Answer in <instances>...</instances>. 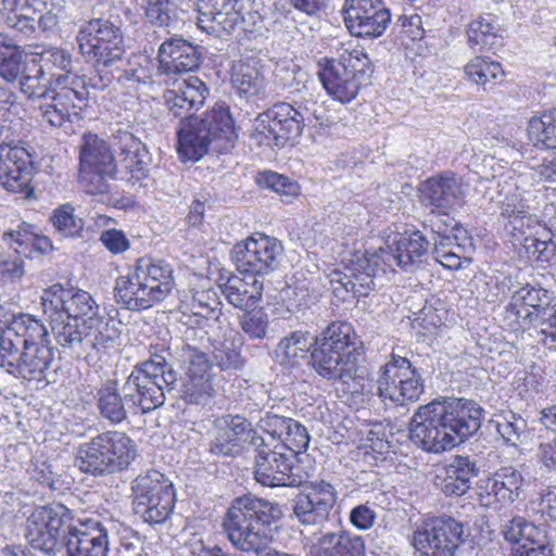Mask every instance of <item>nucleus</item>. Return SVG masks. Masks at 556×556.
I'll list each match as a JSON object with an SVG mask.
<instances>
[{
    "label": "nucleus",
    "mask_w": 556,
    "mask_h": 556,
    "mask_svg": "<svg viewBox=\"0 0 556 556\" xmlns=\"http://www.w3.org/2000/svg\"><path fill=\"white\" fill-rule=\"evenodd\" d=\"M113 531L118 535L119 547L117 552L119 556H142L143 541L137 531L118 521L113 527Z\"/></svg>",
    "instance_id": "obj_53"
},
{
    "label": "nucleus",
    "mask_w": 556,
    "mask_h": 556,
    "mask_svg": "<svg viewBox=\"0 0 556 556\" xmlns=\"http://www.w3.org/2000/svg\"><path fill=\"white\" fill-rule=\"evenodd\" d=\"M464 541L463 522L452 517H437L414 531V556H456Z\"/></svg>",
    "instance_id": "obj_19"
},
{
    "label": "nucleus",
    "mask_w": 556,
    "mask_h": 556,
    "mask_svg": "<svg viewBox=\"0 0 556 556\" xmlns=\"http://www.w3.org/2000/svg\"><path fill=\"white\" fill-rule=\"evenodd\" d=\"M526 248L529 254L540 262H548L555 253V244L552 238H527Z\"/></svg>",
    "instance_id": "obj_63"
},
{
    "label": "nucleus",
    "mask_w": 556,
    "mask_h": 556,
    "mask_svg": "<svg viewBox=\"0 0 556 556\" xmlns=\"http://www.w3.org/2000/svg\"><path fill=\"white\" fill-rule=\"evenodd\" d=\"M535 323L541 326L544 343H556V303L541 311Z\"/></svg>",
    "instance_id": "obj_64"
},
{
    "label": "nucleus",
    "mask_w": 556,
    "mask_h": 556,
    "mask_svg": "<svg viewBox=\"0 0 556 556\" xmlns=\"http://www.w3.org/2000/svg\"><path fill=\"white\" fill-rule=\"evenodd\" d=\"M74 523L72 510L66 506H40L27 518L25 538L33 548L55 555L63 549Z\"/></svg>",
    "instance_id": "obj_14"
},
{
    "label": "nucleus",
    "mask_w": 556,
    "mask_h": 556,
    "mask_svg": "<svg viewBox=\"0 0 556 556\" xmlns=\"http://www.w3.org/2000/svg\"><path fill=\"white\" fill-rule=\"evenodd\" d=\"M329 127L332 122L316 109L302 104L294 108L280 102L261 113L254 123L251 139L258 146L282 147L300 137L305 124Z\"/></svg>",
    "instance_id": "obj_10"
},
{
    "label": "nucleus",
    "mask_w": 556,
    "mask_h": 556,
    "mask_svg": "<svg viewBox=\"0 0 556 556\" xmlns=\"http://www.w3.org/2000/svg\"><path fill=\"white\" fill-rule=\"evenodd\" d=\"M392 268L391 263L386 262V256L379 252L358 258L346 271L333 270L329 275V283L333 294L346 301L349 295L366 296L376 289L377 281Z\"/></svg>",
    "instance_id": "obj_17"
},
{
    "label": "nucleus",
    "mask_w": 556,
    "mask_h": 556,
    "mask_svg": "<svg viewBox=\"0 0 556 556\" xmlns=\"http://www.w3.org/2000/svg\"><path fill=\"white\" fill-rule=\"evenodd\" d=\"M45 76L43 66L31 60L17 79L22 93L28 99L41 100L39 110L43 121L53 127H63L80 119L89 94L84 77L53 75L46 85Z\"/></svg>",
    "instance_id": "obj_5"
},
{
    "label": "nucleus",
    "mask_w": 556,
    "mask_h": 556,
    "mask_svg": "<svg viewBox=\"0 0 556 556\" xmlns=\"http://www.w3.org/2000/svg\"><path fill=\"white\" fill-rule=\"evenodd\" d=\"M260 187L270 189L285 197H296L300 194V185L287 176L275 172H262L256 176Z\"/></svg>",
    "instance_id": "obj_51"
},
{
    "label": "nucleus",
    "mask_w": 556,
    "mask_h": 556,
    "mask_svg": "<svg viewBox=\"0 0 556 556\" xmlns=\"http://www.w3.org/2000/svg\"><path fill=\"white\" fill-rule=\"evenodd\" d=\"M102 432L89 441L80 443L76 448L75 465L80 471L94 477L111 475L106 450H104Z\"/></svg>",
    "instance_id": "obj_40"
},
{
    "label": "nucleus",
    "mask_w": 556,
    "mask_h": 556,
    "mask_svg": "<svg viewBox=\"0 0 556 556\" xmlns=\"http://www.w3.org/2000/svg\"><path fill=\"white\" fill-rule=\"evenodd\" d=\"M159 70L163 74H181L194 71L201 63V53L189 41L174 37L164 41L157 53Z\"/></svg>",
    "instance_id": "obj_34"
},
{
    "label": "nucleus",
    "mask_w": 556,
    "mask_h": 556,
    "mask_svg": "<svg viewBox=\"0 0 556 556\" xmlns=\"http://www.w3.org/2000/svg\"><path fill=\"white\" fill-rule=\"evenodd\" d=\"M239 0H198V26L207 34L222 36L233 31Z\"/></svg>",
    "instance_id": "obj_35"
},
{
    "label": "nucleus",
    "mask_w": 556,
    "mask_h": 556,
    "mask_svg": "<svg viewBox=\"0 0 556 556\" xmlns=\"http://www.w3.org/2000/svg\"><path fill=\"white\" fill-rule=\"evenodd\" d=\"M253 434L257 433L247 418L240 415L220 416L213 421L208 451L216 456L235 457Z\"/></svg>",
    "instance_id": "obj_24"
},
{
    "label": "nucleus",
    "mask_w": 556,
    "mask_h": 556,
    "mask_svg": "<svg viewBox=\"0 0 556 556\" xmlns=\"http://www.w3.org/2000/svg\"><path fill=\"white\" fill-rule=\"evenodd\" d=\"M236 13L238 17L233 30L241 28L243 31L254 33L263 27V16L251 0H239Z\"/></svg>",
    "instance_id": "obj_52"
},
{
    "label": "nucleus",
    "mask_w": 556,
    "mask_h": 556,
    "mask_svg": "<svg viewBox=\"0 0 556 556\" xmlns=\"http://www.w3.org/2000/svg\"><path fill=\"white\" fill-rule=\"evenodd\" d=\"M29 62L24 60L23 49L5 33H0V76L16 81Z\"/></svg>",
    "instance_id": "obj_42"
},
{
    "label": "nucleus",
    "mask_w": 556,
    "mask_h": 556,
    "mask_svg": "<svg viewBox=\"0 0 556 556\" xmlns=\"http://www.w3.org/2000/svg\"><path fill=\"white\" fill-rule=\"evenodd\" d=\"M363 353V342L352 325L333 321L316 336L311 364L324 379L349 384L361 378L357 364Z\"/></svg>",
    "instance_id": "obj_7"
},
{
    "label": "nucleus",
    "mask_w": 556,
    "mask_h": 556,
    "mask_svg": "<svg viewBox=\"0 0 556 556\" xmlns=\"http://www.w3.org/2000/svg\"><path fill=\"white\" fill-rule=\"evenodd\" d=\"M116 172L117 164L111 144L96 134H85L79 146L81 189L88 194L106 198L109 180L116 178Z\"/></svg>",
    "instance_id": "obj_13"
},
{
    "label": "nucleus",
    "mask_w": 556,
    "mask_h": 556,
    "mask_svg": "<svg viewBox=\"0 0 556 556\" xmlns=\"http://www.w3.org/2000/svg\"><path fill=\"white\" fill-rule=\"evenodd\" d=\"M144 13L147 20L156 26L167 25L169 22L168 0H144Z\"/></svg>",
    "instance_id": "obj_60"
},
{
    "label": "nucleus",
    "mask_w": 556,
    "mask_h": 556,
    "mask_svg": "<svg viewBox=\"0 0 556 556\" xmlns=\"http://www.w3.org/2000/svg\"><path fill=\"white\" fill-rule=\"evenodd\" d=\"M46 65H51L55 68L64 71L65 74L72 73V55L68 51L61 48H49L41 54Z\"/></svg>",
    "instance_id": "obj_62"
},
{
    "label": "nucleus",
    "mask_w": 556,
    "mask_h": 556,
    "mask_svg": "<svg viewBox=\"0 0 556 556\" xmlns=\"http://www.w3.org/2000/svg\"><path fill=\"white\" fill-rule=\"evenodd\" d=\"M527 131L529 141L534 147L556 149V108L533 116Z\"/></svg>",
    "instance_id": "obj_45"
},
{
    "label": "nucleus",
    "mask_w": 556,
    "mask_h": 556,
    "mask_svg": "<svg viewBox=\"0 0 556 556\" xmlns=\"http://www.w3.org/2000/svg\"><path fill=\"white\" fill-rule=\"evenodd\" d=\"M338 491L326 480L311 481L292 500V515L301 525L319 526L329 519Z\"/></svg>",
    "instance_id": "obj_21"
},
{
    "label": "nucleus",
    "mask_w": 556,
    "mask_h": 556,
    "mask_svg": "<svg viewBox=\"0 0 556 556\" xmlns=\"http://www.w3.org/2000/svg\"><path fill=\"white\" fill-rule=\"evenodd\" d=\"M113 139L118 150L116 177L132 185L147 178L151 165L147 147L127 130L118 129Z\"/></svg>",
    "instance_id": "obj_25"
},
{
    "label": "nucleus",
    "mask_w": 556,
    "mask_h": 556,
    "mask_svg": "<svg viewBox=\"0 0 556 556\" xmlns=\"http://www.w3.org/2000/svg\"><path fill=\"white\" fill-rule=\"evenodd\" d=\"M185 379L181 386L182 397L190 404H202L214 393L211 381L212 366L205 353L189 344L182 349Z\"/></svg>",
    "instance_id": "obj_26"
},
{
    "label": "nucleus",
    "mask_w": 556,
    "mask_h": 556,
    "mask_svg": "<svg viewBox=\"0 0 556 556\" xmlns=\"http://www.w3.org/2000/svg\"><path fill=\"white\" fill-rule=\"evenodd\" d=\"M286 432L282 441L276 445H283L287 451L294 454V457L308 447L309 435L306 428L299 421L291 418Z\"/></svg>",
    "instance_id": "obj_54"
},
{
    "label": "nucleus",
    "mask_w": 556,
    "mask_h": 556,
    "mask_svg": "<svg viewBox=\"0 0 556 556\" xmlns=\"http://www.w3.org/2000/svg\"><path fill=\"white\" fill-rule=\"evenodd\" d=\"M282 517L279 504L267 500L243 496L233 501L223 520V528L232 546L256 556H300L267 549L269 527Z\"/></svg>",
    "instance_id": "obj_6"
},
{
    "label": "nucleus",
    "mask_w": 556,
    "mask_h": 556,
    "mask_svg": "<svg viewBox=\"0 0 556 556\" xmlns=\"http://www.w3.org/2000/svg\"><path fill=\"white\" fill-rule=\"evenodd\" d=\"M76 42L81 56L97 71L122 63L125 54L121 27L102 17L84 22L77 31Z\"/></svg>",
    "instance_id": "obj_12"
},
{
    "label": "nucleus",
    "mask_w": 556,
    "mask_h": 556,
    "mask_svg": "<svg viewBox=\"0 0 556 556\" xmlns=\"http://www.w3.org/2000/svg\"><path fill=\"white\" fill-rule=\"evenodd\" d=\"M379 251L386 256L387 263L392 266L396 264L403 270L413 273L421 266L429 251V241L420 230H405L394 238L390 251Z\"/></svg>",
    "instance_id": "obj_29"
},
{
    "label": "nucleus",
    "mask_w": 556,
    "mask_h": 556,
    "mask_svg": "<svg viewBox=\"0 0 556 556\" xmlns=\"http://www.w3.org/2000/svg\"><path fill=\"white\" fill-rule=\"evenodd\" d=\"M522 485L523 478L515 467H501L479 486L480 503L484 506L513 503L519 497Z\"/></svg>",
    "instance_id": "obj_32"
},
{
    "label": "nucleus",
    "mask_w": 556,
    "mask_h": 556,
    "mask_svg": "<svg viewBox=\"0 0 556 556\" xmlns=\"http://www.w3.org/2000/svg\"><path fill=\"white\" fill-rule=\"evenodd\" d=\"M316 337H312L307 331H293L282 338L277 345L276 353L281 357V363L286 366H296L300 361L306 358L307 353L315 346Z\"/></svg>",
    "instance_id": "obj_43"
},
{
    "label": "nucleus",
    "mask_w": 556,
    "mask_h": 556,
    "mask_svg": "<svg viewBox=\"0 0 556 556\" xmlns=\"http://www.w3.org/2000/svg\"><path fill=\"white\" fill-rule=\"evenodd\" d=\"M522 213L523 211H506L498 218L505 230L513 237L525 233V227H529L530 219Z\"/></svg>",
    "instance_id": "obj_61"
},
{
    "label": "nucleus",
    "mask_w": 556,
    "mask_h": 556,
    "mask_svg": "<svg viewBox=\"0 0 556 556\" xmlns=\"http://www.w3.org/2000/svg\"><path fill=\"white\" fill-rule=\"evenodd\" d=\"M178 374L163 354H153L136 364L119 388L117 380H106L97 390L96 407L101 419L111 426L127 421L129 416L147 414L165 402Z\"/></svg>",
    "instance_id": "obj_2"
},
{
    "label": "nucleus",
    "mask_w": 556,
    "mask_h": 556,
    "mask_svg": "<svg viewBox=\"0 0 556 556\" xmlns=\"http://www.w3.org/2000/svg\"><path fill=\"white\" fill-rule=\"evenodd\" d=\"M116 526L115 520L101 521L98 518L77 520L67 534L64 547L67 556H108L109 532Z\"/></svg>",
    "instance_id": "obj_23"
},
{
    "label": "nucleus",
    "mask_w": 556,
    "mask_h": 556,
    "mask_svg": "<svg viewBox=\"0 0 556 556\" xmlns=\"http://www.w3.org/2000/svg\"><path fill=\"white\" fill-rule=\"evenodd\" d=\"M536 457L542 473L556 477V437L539 445Z\"/></svg>",
    "instance_id": "obj_58"
},
{
    "label": "nucleus",
    "mask_w": 556,
    "mask_h": 556,
    "mask_svg": "<svg viewBox=\"0 0 556 556\" xmlns=\"http://www.w3.org/2000/svg\"><path fill=\"white\" fill-rule=\"evenodd\" d=\"M104 450L111 473L125 470L137 455L136 443L125 432L109 430L102 432Z\"/></svg>",
    "instance_id": "obj_39"
},
{
    "label": "nucleus",
    "mask_w": 556,
    "mask_h": 556,
    "mask_svg": "<svg viewBox=\"0 0 556 556\" xmlns=\"http://www.w3.org/2000/svg\"><path fill=\"white\" fill-rule=\"evenodd\" d=\"M421 374L403 356L392 353L380 367L377 378V394L382 401L395 405L415 402L424 393Z\"/></svg>",
    "instance_id": "obj_16"
},
{
    "label": "nucleus",
    "mask_w": 556,
    "mask_h": 556,
    "mask_svg": "<svg viewBox=\"0 0 556 556\" xmlns=\"http://www.w3.org/2000/svg\"><path fill=\"white\" fill-rule=\"evenodd\" d=\"M263 280L251 274L231 275L222 286L228 303L240 309H249L262 299Z\"/></svg>",
    "instance_id": "obj_37"
},
{
    "label": "nucleus",
    "mask_w": 556,
    "mask_h": 556,
    "mask_svg": "<svg viewBox=\"0 0 556 556\" xmlns=\"http://www.w3.org/2000/svg\"><path fill=\"white\" fill-rule=\"evenodd\" d=\"M53 363L54 349L40 319L18 314L0 327V369L4 372L27 381H42Z\"/></svg>",
    "instance_id": "obj_4"
},
{
    "label": "nucleus",
    "mask_w": 556,
    "mask_h": 556,
    "mask_svg": "<svg viewBox=\"0 0 556 556\" xmlns=\"http://www.w3.org/2000/svg\"><path fill=\"white\" fill-rule=\"evenodd\" d=\"M33 156L21 146L0 144V184L8 191H26L33 173Z\"/></svg>",
    "instance_id": "obj_28"
},
{
    "label": "nucleus",
    "mask_w": 556,
    "mask_h": 556,
    "mask_svg": "<svg viewBox=\"0 0 556 556\" xmlns=\"http://www.w3.org/2000/svg\"><path fill=\"white\" fill-rule=\"evenodd\" d=\"M283 255V247L275 237L254 232L244 241L238 242L231 258L241 274L260 278L276 270Z\"/></svg>",
    "instance_id": "obj_20"
},
{
    "label": "nucleus",
    "mask_w": 556,
    "mask_h": 556,
    "mask_svg": "<svg viewBox=\"0 0 556 556\" xmlns=\"http://www.w3.org/2000/svg\"><path fill=\"white\" fill-rule=\"evenodd\" d=\"M177 152L184 161H199L208 152L227 151L238 139L235 122L226 103H216L202 116L180 119Z\"/></svg>",
    "instance_id": "obj_8"
},
{
    "label": "nucleus",
    "mask_w": 556,
    "mask_h": 556,
    "mask_svg": "<svg viewBox=\"0 0 556 556\" xmlns=\"http://www.w3.org/2000/svg\"><path fill=\"white\" fill-rule=\"evenodd\" d=\"M464 71L468 79L477 85H485L504 76L501 63L485 56H475L465 65Z\"/></svg>",
    "instance_id": "obj_49"
},
{
    "label": "nucleus",
    "mask_w": 556,
    "mask_h": 556,
    "mask_svg": "<svg viewBox=\"0 0 556 556\" xmlns=\"http://www.w3.org/2000/svg\"><path fill=\"white\" fill-rule=\"evenodd\" d=\"M134 511L149 525H161L172 515L176 492L174 483L159 470L138 476L132 484Z\"/></svg>",
    "instance_id": "obj_15"
},
{
    "label": "nucleus",
    "mask_w": 556,
    "mask_h": 556,
    "mask_svg": "<svg viewBox=\"0 0 556 556\" xmlns=\"http://www.w3.org/2000/svg\"><path fill=\"white\" fill-rule=\"evenodd\" d=\"M338 54V60L326 61L318 76L333 100L350 103L371 76V62L364 48L351 43L342 45Z\"/></svg>",
    "instance_id": "obj_11"
},
{
    "label": "nucleus",
    "mask_w": 556,
    "mask_h": 556,
    "mask_svg": "<svg viewBox=\"0 0 556 556\" xmlns=\"http://www.w3.org/2000/svg\"><path fill=\"white\" fill-rule=\"evenodd\" d=\"M217 345L214 346V362L222 370L238 369L243 361L239 349L243 344V338L239 333V341L232 337L225 336L224 331L216 333Z\"/></svg>",
    "instance_id": "obj_46"
},
{
    "label": "nucleus",
    "mask_w": 556,
    "mask_h": 556,
    "mask_svg": "<svg viewBox=\"0 0 556 556\" xmlns=\"http://www.w3.org/2000/svg\"><path fill=\"white\" fill-rule=\"evenodd\" d=\"M191 314L186 316L185 324L204 328L217 327L218 331H224L225 336L232 337L239 341V331H237L228 320L222 316V303L216 295L207 291L195 293L191 302Z\"/></svg>",
    "instance_id": "obj_33"
},
{
    "label": "nucleus",
    "mask_w": 556,
    "mask_h": 556,
    "mask_svg": "<svg viewBox=\"0 0 556 556\" xmlns=\"http://www.w3.org/2000/svg\"><path fill=\"white\" fill-rule=\"evenodd\" d=\"M238 315V324L241 330L253 340H261L267 336L269 316L263 308L244 309Z\"/></svg>",
    "instance_id": "obj_50"
},
{
    "label": "nucleus",
    "mask_w": 556,
    "mask_h": 556,
    "mask_svg": "<svg viewBox=\"0 0 556 556\" xmlns=\"http://www.w3.org/2000/svg\"><path fill=\"white\" fill-rule=\"evenodd\" d=\"M3 24L18 40L36 39L37 10L15 11L0 14Z\"/></svg>",
    "instance_id": "obj_48"
},
{
    "label": "nucleus",
    "mask_w": 556,
    "mask_h": 556,
    "mask_svg": "<svg viewBox=\"0 0 556 556\" xmlns=\"http://www.w3.org/2000/svg\"><path fill=\"white\" fill-rule=\"evenodd\" d=\"M482 420L483 408L476 401L441 396L416 409L409 439L422 451L439 454L477 433Z\"/></svg>",
    "instance_id": "obj_3"
},
{
    "label": "nucleus",
    "mask_w": 556,
    "mask_h": 556,
    "mask_svg": "<svg viewBox=\"0 0 556 556\" xmlns=\"http://www.w3.org/2000/svg\"><path fill=\"white\" fill-rule=\"evenodd\" d=\"M468 185L453 172H444L425 180L419 189L420 203L435 208H452L464 203Z\"/></svg>",
    "instance_id": "obj_27"
},
{
    "label": "nucleus",
    "mask_w": 556,
    "mask_h": 556,
    "mask_svg": "<svg viewBox=\"0 0 556 556\" xmlns=\"http://www.w3.org/2000/svg\"><path fill=\"white\" fill-rule=\"evenodd\" d=\"M290 420L291 418L266 413L257 421V427L273 439H277L281 442L285 433H287L286 431Z\"/></svg>",
    "instance_id": "obj_59"
},
{
    "label": "nucleus",
    "mask_w": 556,
    "mask_h": 556,
    "mask_svg": "<svg viewBox=\"0 0 556 556\" xmlns=\"http://www.w3.org/2000/svg\"><path fill=\"white\" fill-rule=\"evenodd\" d=\"M390 22V10L382 0H345L344 23L356 37H380Z\"/></svg>",
    "instance_id": "obj_22"
},
{
    "label": "nucleus",
    "mask_w": 556,
    "mask_h": 556,
    "mask_svg": "<svg viewBox=\"0 0 556 556\" xmlns=\"http://www.w3.org/2000/svg\"><path fill=\"white\" fill-rule=\"evenodd\" d=\"M485 287V300L489 303H498L506 299L511 291L514 287V279L509 275H494L489 278Z\"/></svg>",
    "instance_id": "obj_55"
},
{
    "label": "nucleus",
    "mask_w": 556,
    "mask_h": 556,
    "mask_svg": "<svg viewBox=\"0 0 556 556\" xmlns=\"http://www.w3.org/2000/svg\"><path fill=\"white\" fill-rule=\"evenodd\" d=\"M174 286V269L169 263L142 257L131 273L115 280L114 299L124 308L143 311L162 302Z\"/></svg>",
    "instance_id": "obj_9"
},
{
    "label": "nucleus",
    "mask_w": 556,
    "mask_h": 556,
    "mask_svg": "<svg viewBox=\"0 0 556 556\" xmlns=\"http://www.w3.org/2000/svg\"><path fill=\"white\" fill-rule=\"evenodd\" d=\"M316 556H365V543L348 530L326 532L318 539Z\"/></svg>",
    "instance_id": "obj_38"
},
{
    "label": "nucleus",
    "mask_w": 556,
    "mask_h": 556,
    "mask_svg": "<svg viewBox=\"0 0 556 556\" xmlns=\"http://www.w3.org/2000/svg\"><path fill=\"white\" fill-rule=\"evenodd\" d=\"M476 457L455 455L437 475L434 483L445 496H462L471 488V480L479 476Z\"/></svg>",
    "instance_id": "obj_31"
},
{
    "label": "nucleus",
    "mask_w": 556,
    "mask_h": 556,
    "mask_svg": "<svg viewBox=\"0 0 556 556\" xmlns=\"http://www.w3.org/2000/svg\"><path fill=\"white\" fill-rule=\"evenodd\" d=\"M250 444L255 447L254 478L264 486H290L302 484V477L292 472L294 454L283 445L270 447L265 440L253 434Z\"/></svg>",
    "instance_id": "obj_18"
},
{
    "label": "nucleus",
    "mask_w": 556,
    "mask_h": 556,
    "mask_svg": "<svg viewBox=\"0 0 556 556\" xmlns=\"http://www.w3.org/2000/svg\"><path fill=\"white\" fill-rule=\"evenodd\" d=\"M143 63L148 64L147 58L142 55H132L127 61V66L123 70V74L119 79L125 81H135L138 84H147L150 79V75Z\"/></svg>",
    "instance_id": "obj_57"
},
{
    "label": "nucleus",
    "mask_w": 556,
    "mask_h": 556,
    "mask_svg": "<svg viewBox=\"0 0 556 556\" xmlns=\"http://www.w3.org/2000/svg\"><path fill=\"white\" fill-rule=\"evenodd\" d=\"M231 84L239 96L249 99L263 93L265 77L254 63L239 62L232 67Z\"/></svg>",
    "instance_id": "obj_44"
},
{
    "label": "nucleus",
    "mask_w": 556,
    "mask_h": 556,
    "mask_svg": "<svg viewBox=\"0 0 556 556\" xmlns=\"http://www.w3.org/2000/svg\"><path fill=\"white\" fill-rule=\"evenodd\" d=\"M468 45L472 49H491L497 42V27L491 15L479 16L467 28Z\"/></svg>",
    "instance_id": "obj_47"
},
{
    "label": "nucleus",
    "mask_w": 556,
    "mask_h": 556,
    "mask_svg": "<svg viewBox=\"0 0 556 556\" xmlns=\"http://www.w3.org/2000/svg\"><path fill=\"white\" fill-rule=\"evenodd\" d=\"M41 306L56 343L76 358L91 359L119 336L112 319L98 315L89 292L54 283L45 289Z\"/></svg>",
    "instance_id": "obj_1"
},
{
    "label": "nucleus",
    "mask_w": 556,
    "mask_h": 556,
    "mask_svg": "<svg viewBox=\"0 0 556 556\" xmlns=\"http://www.w3.org/2000/svg\"><path fill=\"white\" fill-rule=\"evenodd\" d=\"M207 93V87L199 77L175 80L173 88L164 92L168 114L179 119L193 116L191 111L203 105Z\"/></svg>",
    "instance_id": "obj_30"
},
{
    "label": "nucleus",
    "mask_w": 556,
    "mask_h": 556,
    "mask_svg": "<svg viewBox=\"0 0 556 556\" xmlns=\"http://www.w3.org/2000/svg\"><path fill=\"white\" fill-rule=\"evenodd\" d=\"M552 305L551 292L527 283L526 286L514 291L511 301L506 307V312L516 317L530 321H536L541 311Z\"/></svg>",
    "instance_id": "obj_36"
},
{
    "label": "nucleus",
    "mask_w": 556,
    "mask_h": 556,
    "mask_svg": "<svg viewBox=\"0 0 556 556\" xmlns=\"http://www.w3.org/2000/svg\"><path fill=\"white\" fill-rule=\"evenodd\" d=\"M72 212L56 211V214L51 218L55 229L65 237L78 235L84 228L83 218L74 216Z\"/></svg>",
    "instance_id": "obj_56"
},
{
    "label": "nucleus",
    "mask_w": 556,
    "mask_h": 556,
    "mask_svg": "<svg viewBox=\"0 0 556 556\" xmlns=\"http://www.w3.org/2000/svg\"><path fill=\"white\" fill-rule=\"evenodd\" d=\"M29 225H23L18 230H10L3 233L5 241L16 244L15 252L26 258H35L47 254L52 250L51 240L45 236H38L28 230Z\"/></svg>",
    "instance_id": "obj_41"
}]
</instances>
